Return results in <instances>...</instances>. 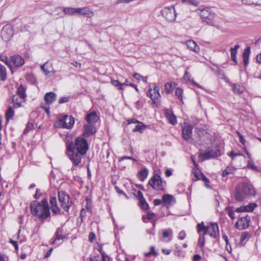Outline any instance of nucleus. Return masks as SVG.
I'll return each mask as SVG.
<instances>
[{"label": "nucleus", "instance_id": "1", "mask_svg": "<svg viewBox=\"0 0 261 261\" xmlns=\"http://www.w3.org/2000/svg\"><path fill=\"white\" fill-rule=\"evenodd\" d=\"M67 155L75 166L81 162L82 156L85 155L88 149V144L86 140L81 137L77 138L75 143L68 141L66 143Z\"/></svg>", "mask_w": 261, "mask_h": 261}, {"label": "nucleus", "instance_id": "2", "mask_svg": "<svg viewBox=\"0 0 261 261\" xmlns=\"http://www.w3.org/2000/svg\"><path fill=\"white\" fill-rule=\"evenodd\" d=\"M31 213L40 220H43L50 216L49 208L46 199H43L41 202L33 201L30 205Z\"/></svg>", "mask_w": 261, "mask_h": 261}, {"label": "nucleus", "instance_id": "3", "mask_svg": "<svg viewBox=\"0 0 261 261\" xmlns=\"http://www.w3.org/2000/svg\"><path fill=\"white\" fill-rule=\"evenodd\" d=\"M256 191L253 186L248 183H242L236 189L235 198L238 201H242L247 197L254 196Z\"/></svg>", "mask_w": 261, "mask_h": 261}, {"label": "nucleus", "instance_id": "4", "mask_svg": "<svg viewBox=\"0 0 261 261\" xmlns=\"http://www.w3.org/2000/svg\"><path fill=\"white\" fill-rule=\"evenodd\" d=\"M74 123V119L71 116L67 115L61 117L58 121L55 123V125L58 127H62L70 129Z\"/></svg>", "mask_w": 261, "mask_h": 261}, {"label": "nucleus", "instance_id": "5", "mask_svg": "<svg viewBox=\"0 0 261 261\" xmlns=\"http://www.w3.org/2000/svg\"><path fill=\"white\" fill-rule=\"evenodd\" d=\"M148 185L150 186L153 189L156 191H164L165 189V183H163L162 178L157 173L154 175L149 179Z\"/></svg>", "mask_w": 261, "mask_h": 261}, {"label": "nucleus", "instance_id": "6", "mask_svg": "<svg viewBox=\"0 0 261 261\" xmlns=\"http://www.w3.org/2000/svg\"><path fill=\"white\" fill-rule=\"evenodd\" d=\"M198 13L201 18L205 21L208 24H212L213 20L214 18V13H212L208 8H205L202 9H197L195 11Z\"/></svg>", "mask_w": 261, "mask_h": 261}, {"label": "nucleus", "instance_id": "7", "mask_svg": "<svg viewBox=\"0 0 261 261\" xmlns=\"http://www.w3.org/2000/svg\"><path fill=\"white\" fill-rule=\"evenodd\" d=\"M58 198L62 207L65 211L68 212L71 205V201L69 195L64 191H60L58 192Z\"/></svg>", "mask_w": 261, "mask_h": 261}, {"label": "nucleus", "instance_id": "8", "mask_svg": "<svg viewBox=\"0 0 261 261\" xmlns=\"http://www.w3.org/2000/svg\"><path fill=\"white\" fill-rule=\"evenodd\" d=\"M24 64V59L18 55H15L10 57L9 62H8V66L10 69L19 68L22 66Z\"/></svg>", "mask_w": 261, "mask_h": 261}, {"label": "nucleus", "instance_id": "9", "mask_svg": "<svg viewBox=\"0 0 261 261\" xmlns=\"http://www.w3.org/2000/svg\"><path fill=\"white\" fill-rule=\"evenodd\" d=\"M162 15L169 22H173L175 21L176 14L174 9V7H165L162 10Z\"/></svg>", "mask_w": 261, "mask_h": 261}, {"label": "nucleus", "instance_id": "10", "mask_svg": "<svg viewBox=\"0 0 261 261\" xmlns=\"http://www.w3.org/2000/svg\"><path fill=\"white\" fill-rule=\"evenodd\" d=\"M147 95L153 100V103H155L156 102V100L159 99L161 96L160 93L159 86L156 84H153V89L149 86V91Z\"/></svg>", "mask_w": 261, "mask_h": 261}, {"label": "nucleus", "instance_id": "11", "mask_svg": "<svg viewBox=\"0 0 261 261\" xmlns=\"http://www.w3.org/2000/svg\"><path fill=\"white\" fill-rule=\"evenodd\" d=\"M13 35V28L10 24H6L3 28L1 31V37L3 40L9 41Z\"/></svg>", "mask_w": 261, "mask_h": 261}, {"label": "nucleus", "instance_id": "12", "mask_svg": "<svg viewBox=\"0 0 261 261\" xmlns=\"http://www.w3.org/2000/svg\"><path fill=\"white\" fill-rule=\"evenodd\" d=\"M250 221V217L248 215L239 218L236 222V227L237 228L242 230L248 228L249 226Z\"/></svg>", "mask_w": 261, "mask_h": 261}, {"label": "nucleus", "instance_id": "13", "mask_svg": "<svg viewBox=\"0 0 261 261\" xmlns=\"http://www.w3.org/2000/svg\"><path fill=\"white\" fill-rule=\"evenodd\" d=\"M76 15H84L87 17L91 18L94 15L92 10L88 7L82 8H76Z\"/></svg>", "mask_w": 261, "mask_h": 261}, {"label": "nucleus", "instance_id": "14", "mask_svg": "<svg viewBox=\"0 0 261 261\" xmlns=\"http://www.w3.org/2000/svg\"><path fill=\"white\" fill-rule=\"evenodd\" d=\"M193 126L192 124H186L182 127V137L186 141H189L192 136Z\"/></svg>", "mask_w": 261, "mask_h": 261}, {"label": "nucleus", "instance_id": "15", "mask_svg": "<svg viewBox=\"0 0 261 261\" xmlns=\"http://www.w3.org/2000/svg\"><path fill=\"white\" fill-rule=\"evenodd\" d=\"M209 235L214 238H216L219 236V230L218 225L217 223L212 222L210 223L208 226Z\"/></svg>", "mask_w": 261, "mask_h": 261}, {"label": "nucleus", "instance_id": "16", "mask_svg": "<svg viewBox=\"0 0 261 261\" xmlns=\"http://www.w3.org/2000/svg\"><path fill=\"white\" fill-rule=\"evenodd\" d=\"M57 99V95L53 92L46 93L44 97L45 103L47 105L53 103Z\"/></svg>", "mask_w": 261, "mask_h": 261}, {"label": "nucleus", "instance_id": "17", "mask_svg": "<svg viewBox=\"0 0 261 261\" xmlns=\"http://www.w3.org/2000/svg\"><path fill=\"white\" fill-rule=\"evenodd\" d=\"M218 153L217 152H215V151L213 150H210L207 152H204L203 153H200L198 155L199 160L200 161H203L205 160L209 159L211 158H213L214 156H217Z\"/></svg>", "mask_w": 261, "mask_h": 261}, {"label": "nucleus", "instance_id": "18", "mask_svg": "<svg viewBox=\"0 0 261 261\" xmlns=\"http://www.w3.org/2000/svg\"><path fill=\"white\" fill-rule=\"evenodd\" d=\"M49 202L50 204V209L52 212L55 214H61L60 209L57 205V201L56 198L55 197H51Z\"/></svg>", "mask_w": 261, "mask_h": 261}, {"label": "nucleus", "instance_id": "19", "mask_svg": "<svg viewBox=\"0 0 261 261\" xmlns=\"http://www.w3.org/2000/svg\"><path fill=\"white\" fill-rule=\"evenodd\" d=\"M165 116L170 123L173 125L177 123L176 117L170 110L167 109L165 110Z\"/></svg>", "mask_w": 261, "mask_h": 261}, {"label": "nucleus", "instance_id": "20", "mask_svg": "<svg viewBox=\"0 0 261 261\" xmlns=\"http://www.w3.org/2000/svg\"><path fill=\"white\" fill-rule=\"evenodd\" d=\"M96 132L95 128L91 125L86 124L84 125V132L83 136L85 137H88Z\"/></svg>", "mask_w": 261, "mask_h": 261}, {"label": "nucleus", "instance_id": "21", "mask_svg": "<svg viewBox=\"0 0 261 261\" xmlns=\"http://www.w3.org/2000/svg\"><path fill=\"white\" fill-rule=\"evenodd\" d=\"M187 47L190 50L198 53L200 51V48L197 43L193 40H189L186 42Z\"/></svg>", "mask_w": 261, "mask_h": 261}, {"label": "nucleus", "instance_id": "22", "mask_svg": "<svg viewBox=\"0 0 261 261\" xmlns=\"http://www.w3.org/2000/svg\"><path fill=\"white\" fill-rule=\"evenodd\" d=\"M98 117L95 112H92L86 116V120L90 124H93L97 122Z\"/></svg>", "mask_w": 261, "mask_h": 261}, {"label": "nucleus", "instance_id": "23", "mask_svg": "<svg viewBox=\"0 0 261 261\" xmlns=\"http://www.w3.org/2000/svg\"><path fill=\"white\" fill-rule=\"evenodd\" d=\"M63 229L62 228H59L55 233L56 237L54 240L51 242V244H54L57 240H63L64 238L63 236Z\"/></svg>", "mask_w": 261, "mask_h": 261}, {"label": "nucleus", "instance_id": "24", "mask_svg": "<svg viewBox=\"0 0 261 261\" xmlns=\"http://www.w3.org/2000/svg\"><path fill=\"white\" fill-rule=\"evenodd\" d=\"M148 170L146 168L142 169L137 174V177L141 181H143L147 177Z\"/></svg>", "mask_w": 261, "mask_h": 261}, {"label": "nucleus", "instance_id": "25", "mask_svg": "<svg viewBox=\"0 0 261 261\" xmlns=\"http://www.w3.org/2000/svg\"><path fill=\"white\" fill-rule=\"evenodd\" d=\"M250 53V47H247L243 54V63L245 66H247L249 62V55Z\"/></svg>", "mask_w": 261, "mask_h": 261}, {"label": "nucleus", "instance_id": "26", "mask_svg": "<svg viewBox=\"0 0 261 261\" xmlns=\"http://www.w3.org/2000/svg\"><path fill=\"white\" fill-rule=\"evenodd\" d=\"M25 99L21 98L18 95H14L12 98V100L14 103V107L18 108L21 106V103L24 102Z\"/></svg>", "mask_w": 261, "mask_h": 261}, {"label": "nucleus", "instance_id": "27", "mask_svg": "<svg viewBox=\"0 0 261 261\" xmlns=\"http://www.w3.org/2000/svg\"><path fill=\"white\" fill-rule=\"evenodd\" d=\"M240 47L239 45H234V47H231L230 48V55H231V58L232 60H233L235 64H237V50Z\"/></svg>", "mask_w": 261, "mask_h": 261}, {"label": "nucleus", "instance_id": "28", "mask_svg": "<svg viewBox=\"0 0 261 261\" xmlns=\"http://www.w3.org/2000/svg\"><path fill=\"white\" fill-rule=\"evenodd\" d=\"M176 83L174 82H169L166 83L164 85V90L166 94H168L173 91V86H175Z\"/></svg>", "mask_w": 261, "mask_h": 261}, {"label": "nucleus", "instance_id": "29", "mask_svg": "<svg viewBox=\"0 0 261 261\" xmlns=\"http://www.w3.org/2000/svg\"><path fill=\"white\" fill-rule=\"evenodd\" d=\"M76 8L73 7H63L62 11L65 15H76Z\"/></svg>", "mask_w": 261, "mask_h": 261}, {"label": "nucleus", "instance_id": "30", "mask_svg": "<svg viewBox=\"0 0 261 261\" xmlns=\"http://www.w3.org/2000/svg\"><path fill=\"white\" fill-rule=\"evenodd\" d=\"M174 200V197L170 194H165L163 196L162 201L165 204L169 205Z\"/></svg>", "mask_w": 261, "mask_h": 261}, {"label": "nucleus", "instance_id": "31", "mask_svg": "<svg viewBox=\"0 0 261 261\" xmlns=\"http://www.w3.org/2000/svg\"><path fill=\"white\" fill-rule=\"evenodd\" d=\"M6 79V69L4 66L0 64V81H5Z\"/></svg>", "mask_w": 261, "mask_h": 261}, {"label": "nucleus", "instance_id": "32", "mask_svg": "<svg viewBox=\"0 0 261 261\" xmlns=\"http://www.w3.org/2000/svg\"><path fill=\"white\" fill-rule=\"evenodd\" d=\"M16 95H18L21 98H24L26 97L25 94V89L24 87L22 85L19 86L17 90V94Z\"/></svg>", "mask_w": 261, "mask_h": 261}, {"label": "nucleus", "instance_id": "33", "mask_svg": "<svg viewBox=\"0 0 261 261\" xmlns=\"http://www.w3.org/2000/svg\"><path fill=\"white\" fill-rule=\"evenodd\" d=\"M49 67H48L47 62H46L44 64L41 66V69L43 71V73L46 75H53L54 74L51 73V72L49 70Z\"/></svg>", "mask_w": 261, "mask_h": 261}, {"label": "nucleus", "instance_id": "34", "mask_svg": "<svg viewBox=\"0 0 261 261\" xmlns=\"http://www.w3.org/2000/svg\"><path fill=\"white\" fill-rule=\"evenodd\" d=\"M139 124L135 126V128L133 129V132H140L142 133L143 130L145 129L146 127V126L142 122H139L138 123Z\"/></svg>", "mask_w": 261, "mask_h": 261}, {"label": "nucleus", "instance_id": "35", "mask_svg": "<svg viewBox=\"0 0 261 261\" xmlns=\"http://www.w3.org/2000/svg\"><path fill=\"white\" fill-rule=\"evenodd\" d=\"M111 84L117 88L119 90H123V87L124 85L128 86V84L127 83H120L117 80H112Z\"/></svg>", "mask_w": 261, "mask_h": 261}, {"label": "nucleus", "instance_id": "36", "mask_svg": "<svg viewBox=\"0 0 261 261\" xmlns=\"http://www.w3.org/2000/svg\"><path fill=\"white\" fill-rule=\"evenodd\" d=\"M155 214L152 212H148L146 216L142 217V220L145 223H147L148 220H151L154 219Z\"/></svg>", "mask_w": 261, "mask_h": 261}, {"label": "nucleus", "instance_id": "37", "mask_svg": "<svg viewBox=\"0 0 261 261\" xmlns=\"http://www.w3.org/2000/svg\"><path fill=\"white\" fill-rule=\"evenodd\" d=\"M14 115V111L12 107H10L7 111L5 116L6 119L7 121L11 119Z\"/></svg>", "mask_w": 261, "mask_h": 261}, {"label": "nucleus", "instance_id": "38", "mask_svg": "<svg viewBox=\"0 0 261 261\" xmlns=\"http://www.w3.org/2000/svg\"><path fill=\"white\" fill-rule=\"evenodd\" d=\"M232 89L234 93L237 94L242 93L244 91V88L240 85H237L235 84L232 85Z\"/></svg>", "mask_w": 261, "mask_h": 261}, {"label": "nucleus", "instance_id": "39", "mask_svg": "<svg viewBox=\"0 0 261 261\" xmlns=\"http://www.w3.org/2000/svg\"><path fill=\"white\" fill-rule=\"evenodd\" d=\"M235 170V168L232 166H227L226 168L223 171L222 176H225L229 174L233 173Z\"/></svg>", "mask_w": 261, "mask_h": 261}, {"label": "nucleus", "instance_id": "40", "mask_svg": "<svg viewBox=\"0 0 261 261\" xmlns=\"http://www.w3.org/2000/svg\"><path fill=\"white\" fill-rule=\"evenodd\" d=\"M181 2L184 4L197 6L200 4V2L196 0H181Z\"/></svg>", "mask_w": 261, "mask_h": 261}, {"label": "nucleus", "instance_id": "41", "mask_svg": "<svg viewBox=\"0 0 261 261\" xmlns=\"http://www.w3.org/2000/svg\"><path fill=\"white\" fill-rule=\"evenodd\" d=\"M139 205L143 210H147L148 208V204L145 198L139 201Z\"/></svg>", "mask_w": 261, "mask_h": 261}, {"label": "nucleus", "instance_id": "42", "mask_svg": "<svg viewBox=\"0 0 261 261\" xmlns=\"http://www.w3.org/2000/svg\"><path fill=\"white\" fill-rule=\"evenodd\" d=\"M183 90L180 88H177L175 90V95L181 101L182 100Z\"/></svg>", "mask_w": 261, "mask_h": 261}, {"label": "nucleus", "instance_id": "43", "mask_svg": "<svg viewBox=\"0 0 261 261\" xmlns=\"http://www.w3.org/2000/svg\"><path fill=\"white\" fill-rule=\"evenodd\" d=\"M256 206V204L255 203H250L247 205H245L246 212H252Z\"/></svg>", "mask_w": 261, "mask_h": 261}, {"label": "nucleus", "instance_id": "44", "mask_svg": "<svg viewBox=\"0 0 261 261\" xmlns=\"http://www.w3.org/2000/svg\"><path fill=\"white\" fill-rule=\"evenodd\" d=\"M34 128V124L32 123V122H29L27 125H26V127L24 129V131H23V134L26 135L28 134V133L32 130V129H33Z\"/></svg>", "mask_w": 261, "mask_h": 261}, {"label": "nucleus", "instance_id": "45", "mask_svg": "<svg viewBox=\"0 0 261 261\" xmlns=\"http://www.w3.org/2000/svg\"><path fill=\"white\" fill-rule=\"evenodd\" d=\"M205 243V237L204 235H200L198 240V244L201 248H203Z\"/></svg>", "mask_w": 261, "mask_h": 261}, {"label": "nucleus", "instance_id": "46", "mask_svg": "<svg viewBox=\"0 0 261 261\" xmlns=\"http://www.w3.org/2000/svg\"><path fill=\"white\" fill-rule=\"evenodd\" d=\"M226 210L227 211L228 216L232 219H234L235 218V214H234V212L233 210L232 207H227Z\"/></svg>", "mask_w": 261, "mask_h": 261}, {"label": "nucleus", "instance_id": "47", "mask_svg": "<svg viewBox=\"0 0 261 261\" xmlns=\"http://www.w3.org/2000/svg\"><path fill=\"white\" fill-rule=\"evenodd\" d=\"M172 230L170 228H168V229H166L163 231V237L164 238H168L170 235H172Z\"/></svg>", "mask_w": 261, "mask_h": 261}, {"label": "nucleus", "instance_id": "48", "mask_svg": "<svg viewBox=\"0 0 261 261\" xmlns=\"http://www.w3.org/2000/svg\"><path fill=\"white\" fill-rule=\"evenodd\" d=\"M249 238V234L247 232H244L241 236L240 241L241 242H244L245 240L248 239Z\"/></svg>", "mask_w": 261, "mask_h": 261}, {"label": "nucleus", "instance_id": "49", "mask_svg": "<svg viewBox=\"0 0 261 261\" xmlns=\"http://www.w3.org/2000/svg\"><path fill=\"white\" fill-rule=\"evenodd\" d=\"M257 0H241L242 3L245 5H256Z\"/></svg>", "mask_w": 261, "mask_h": 261}, {"label": "nucleus", "instance_id": "50", "mask_svg": "<svg viewBox=\"0 0 261 261\" xmlns=\"http://www.w3.org/2000/svg\"><path fill=\"white\" fill-rule=\"evenodd\" d=\"M206 226H204V222H201L200 223H198L197 225V231L198 233H199L200 231L203 230V229Z\"/></svg>", "mask_w": 261, "mask_h": 261}, {"label": "nucleus", "instance_id": "51", "mask_svg": "<svg viewBox=\"0 0 261 261\" xmlns=\"http://www.w3.org/2000/svg\"><path fill=\"white\" fill-rule=\"evenodd\" d=\"M186 233L184 230L180 231L178 235V238L180 240H183L186 238Z\"/></svg>", "mask_w": 261, "mask_h": 261}, {"label": "nucleus", "instance_id": "52", "mask_svg": "<svg viewBox=\"0 0 261 261\" xmlns=\"http://www.w3.org/2000/svg\"><path fill=\"white\" fill-rule=\"evenodd\" d=\"M237 134H238L239 138H240V142L243 144V145H245V142H246V140L244 138L243 136L241 135V134L237 131Z\"/></svg>", "mask_w": 261, "mask_h": 261}, {"label": "nucleus", "instance_id": "53", "mask_svg": "<svg viewBox=\"0 0 261 261\" xmlns=\"http://www.w3.org/2000/svg\"><path fill=\"white\" fill-rule=\"evenodd\" d=\"M133 160V161H137V160L136 159H134V158L132 157V156H123V157H121L120 159H119V161H122L124 160Z\"/></svg>", "mask_w": 261, "mask_h": 261}, {"label": "nucleus", "instance_id": "54", "mask_svg": "<svg viewBox=\"0 0 261 261\" xmlns=\"http://www.w3.org/2000/svg\"><path fill=\"white\" fill-rule=\"evenodd\" d=\"M69 100V98L68 97H63L59 99V103H63L65 102H67Z\"/></svg>", "mask_w": 261, "mask_h": 261}, {"label": "nucleus", "instance_id": "55", "mask_svg": "<svg viewBox=\"0 0 261 261\" xmlns=\"http://www.w3.org/2000/svg\"><path fill=\"white\" fill-rule=\"evenodd\" d=\"M242 155V154H241L240 153H234L233 151H231L229 154V155L230 156V158L232 159V160H233L235 157L239 156V155Z\"/></svg>", "mask_w": 261, "mask_h": 261}, {"label": "nucleus", "instance_id": "56", "mask_svg": "<svg viewBox=\"0 0 261 261\" xmlns=\"http://www.w3.org/2000/svg\"><path fill=\"white\" fill-rule=\"evenodd\" d=\"M234 211L238 213L246 212L245 205L237 208Z\"/></svg>", "mask_w": 261, "mask_h": 261}, {"label": "nucleus", "instance_id": "57", "mask_svg": "<svg viewBox=\"0 0 261 261\" xmlns=\"http://www.w3.org/2000/svg\"><path fill=\"white\" fill-rule=\"evenodd\" d=\"M41 195V193L40 192V190L38 189H37L36 190V193L34 195V197L35 199H38L40 197V196Z\"/></svg>", "mask_w": 261, "mask_h": 261}, {"label": "nucleus", "instance_id": "58", "mask_svg": "<svg viewBox=\"0 0 261 261\" xmlns=\"http://www.w3.org/2000/svg\"><path fill=\"white\" fill-rule=\"evenodd\" d=\"M127 124H131V123H139V122H140L135 118H133L131 119H128L127 120Z\"/></svg>", "mask_w": 261, "mask_h": 261}, {"label": "nucleus", "instance_id": "59", "mask_svg": "<svg viewBox=\"0 0 261 261\" xmlns=\"http://www.w3.org/2000/svg\"><path fill=\"white\" fill-rule=\"evenodd\" d=\"M184 77L185 80H187L188 81H191L190 75L189 74V72L187 71H185Z\"/></svg>", "mask_w": 261, "mask_h": 261}, {"label": "nucleus", "instance_id": "60", "mask_svg": "<svg viewBox=\"0 0 261 261\" xmlns=\"http://www.w3.org/2000/svg\"><path fill=\"white\" fill-rule=\"evenodd\" d=\"M0 60L5 62L8 65V62H9V60H8V58L6 56H1Z\"/></svg>", "mask_w": 261, "mask_h": 261}, {"label": "nucleus", "instance_id": "61", "mask_svg": "<svg viewBox=\"0 0 261 261\" xmlns=\"http://www.w3.org/2000/svg\"><path fill=\"white\" fill-rule=\"evenodd\" d=\"M95 236L94 232H90L89 235V240L90 241L92 242L95 239Z\"/></svg>", "mask_w": 261, "mask_h": 261}, {"label": "nucleus", "instance_id": "62", "mask_svg": "<svg viewBox=\"0 0 261 261\" xmlns=\"http://www.w3.org/2000/svg\"><path fill=\"white\" fill-rule=\"evenodd\" d=\"M163 201L160 199H156L153 200V204L154 205H159L162 203Z\"/></svg>", "mask_w": 261, "mask_h": 261}, {"label": "nucleus", "instance_id": "63", "mask_svg": "<svg viewBox=\"0 0 261 261\" xmlns=\"http://www.w3.org/2000/svg\"><path fill=\"white\" fill-rule=\"evenodd\" d=\"M133 76L138 81H140L143 76L139 73H136L133 75Z\"/></svg>", "mask_w": 261, "mask_h": 261}, {"label": "nucleus", "instance_id": "64", "mask_svg": "<svg viewBox=\"0 0 261 261\" xmlns=\"http://www.w3.org/2000/svg\"><path fill=\"white\" fill-rule=\"evenodd\" d=\"M90 261H100V257L99 256L91 257Z\"/></svg>", "mask_w": 261, "mask_h": 261}]
</instances>
